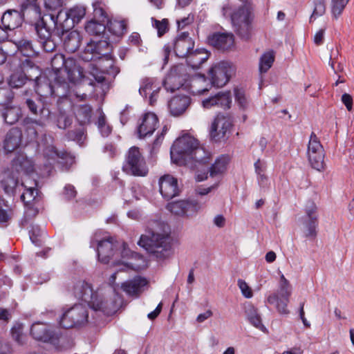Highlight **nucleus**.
Instances as JSON below:
<instances>
[{"instance_id":"1","label":"nucleus","mask_w":354,"mask_h":354,"mask_svg":"<svg viewBox=\"0 0 354 354\" xmlns=\"http://www.w3.org/2000/svg\"><path fill=\"white\" fill-rule=\"evenodd\" d=\"M110 51L111 45L106 39H91L82 53L81 58L88 62L97 60V65L90 63L86 75L75 59H66L62 54H56L51 59L52 71L48 73L55 81L68 82L78 86L79 90L85 86L91 87V91L98 86L103 89L106 84L104 75L115 77L120 73V68L114 65Z\"/></svg>"},{"instance_id":"2","label":"nucleus","mask_w":354,"mask_h":354,"mask_svg":"<svg viewBox=\"0 0 354 354\" xmlns=\"http://www.w3.org/2000/svg\"><path fill=\"white\" fill-rule=\"evenodd\" d=\"M22 70L28 73V70L33 71L35 73L36 92L43 97L56 95L59 97H68L70 100L76 98L80 101L84 100L86 97L85 93H82L79 89L75 90L70 87L68 82H59L55 81L50 77V74L41 75L40 71L33 62L26 58L21 62Z\"/></svg>"},{"instance_id":"3","label":"nucleus","mask_w":354,"mask_h":354,"mask_svg":"<svg viewBox=\"0 0 354 354\" xmlns=\"http://www.w3.org/2000/svg\"><path fill=\"white\" fill-rule=\"evenodd\" d=\"M170 154L171 161L180 165L192 160L206 163L210 158V153L199 144L197 139L190 135L176 139L171 147Z\"/></svg>"},{"instance_id":"4","label":"nucleus","mask_w":354,"mask_h":354,"mask_svg":"<svg viewBox=\"0 0 354 354\" xmlns=\"http://www.w3.org/2000/svg\"><path fill=\"white\" fill-rule=\"evenodd\" d=\"M172 241L170 231L164 230L162 233L149 232L142 235L138 244L157 259L164 260L174 254Z\"/></svg>"},{"instance_id":"5","label":"nucleus","mask_w":354,"mask_h":354,"mask_svg":"<svg viewBox=\"0 0 354 354\" xmlns=\"http://www.w3.org/2000/svg\"><path fill=\"white\" fill-rule=\"evenodd\" d=\"M73 293L77 299L84 301L95 311H102L109 315L118 308L114 301L105 299L98 292L93 290L91 284L84 281H78L74 284Z\"/></svg>"},{"instance_id":"6","label":"nucleus","mask_w":354,"mask_h":354,"mask_svg":"<svg viewBox=\"0 0 354 354\" xmlns=\"http://www.w3.org/2000/svg\"><path fill=\"white\" fill-rule=\"evenodd\" d=\"M30 334L37 340L50 343L57 351H63L72 346L66 337L50 330L48 326L42 322L34 323L30 328Z\"/></svg>"},{"instance_id":"7","label":"nucleus","mask_w":354,"mask_h":354,"mask_svg":"<svg viewBox=\"0 0 354 354\" xmlns=\"http://www.w3.org/2000/svg\"><path fill=\"white\" fill-rule=\"evenodd\" d=\"M25 12L28 13L32 12L37 21L35 24L38 41L44 51L47 53L53 52L56 48V44L52 38L50 28L46 26V23L41 16L40 8L35 3H32L27 6Z\"/></svg>"},{"instance_id":"8","label":"nucleus","mask_w":354,"mask_h":354,"mask_svg":"<svg viewBox=\"0 0 354 354\" xmlns=\"http://www.w3.org/2000/svg\"><path fill=\"white\" fill-rule=\"evenodd\" d=\"M230 18L236 33L243 39H248L252 28V15L250 6L245 4L239 7L230 13Z\"/></svg>"},{"instance_id":"9","label":"nucleus","mask_w":354,"mask_h":354,"mask_svg":"<svg viewBox=\"0 0 354 354\" xmlns=\"http://www.w3.org/2000/svg\"><path fill=\"white\" fill-rule=\"evenodd\" d=\"M291 290L292 288L289 281L281 274L277 292L269 295L267 301L271 305H274L279 314L288 315L289 310L287 306L289 302V297L291 295Z\"/></svg>"},{"instance_id":"10","label":"nucleus","mask_w":354,"mask_h":354,"mask_svg":"<svg viewBox=\"0 0 354 354\" xmlns=\"http://www.w3.org/2000/svg\"><path fill=\"white\" fill-rule=\"evenodd\" d=\"M122 248L120 256L122 261H115L113 265L119 266L118 271L130 270H139L145 266V260L142 255L132 252L125 243H119L118 249Z\"/></svg>"},{"instance_id":"11","label":"nucleus","mask_w":354,"mask_h":354,"mask_svg":"<svg viewBox=\"0 0 354 354\" xmlns=\"http://www.w3.org/2000/svg\"><path fill=\"white\" fill-rule=\"evenodd\" d=\"M86 10L82 6H75L71 8L68 11L60 10L55 21H54L55 26L57 31L59 28L62 30V35L67 32L75 24H77L84 17Z\"/></svg>"},{"instance_id":"12","label":"nucleus","mask_w":354,"mask_h":354,"mask_svg":"<svg viewBox=\"0 0 354 354\" xmlns=\"http://www.w3.org/2000/svg\"><path fill=\"white\" fill-rule=\"evenodd\" d=\"M122 169L133 176H145L147 174L148 168L138 147H132L129 149Z\"/></svg>"},{"instance_id":"13","label":"nucleus","mask_w":354,"mask_h":354,"mask_svg":"<svg viewBox=\"0 0 354 354\" xmlns=\"http://www.w3.org/2000/svg\"><path fill=\"white\" fill-rule=\"evenodd\" d=\"M88 313L86 306L77 304L65 311L61 317L59 324L65 328L84 325L87 323Z\"/></svg>"},{"instance_id":"14","label":"nucleus","mask_w":354,"mask_h":354,"mask_svg":"<svg viewBox=\"0 0 354 354\" xmlns=\"http://www.w3.org/2000/svg\"><path fill=\"white\" fill-rule=\"evenodd\" d=\"M97 244V253L99 261L108 263L111 258L116 255L119 242L114 241L112 237L99 239V235L95 233L91 241V247Z\"/></svg>"},{"instance_id":"15","label":"nucleus","mask_w":354,"mask_h":354,"mask_svg":"<svg viewBox=\"0 0 354 354\" xmlns=\"http://www.w3.org/2000/svg\"><path fill=\"white\" fill-rule=\"evenodd\" d=\"M53 138L50 136H45L43 139V155L48 164L52 165L56 161L60 164L66 163L71 165L74 159L73 156L64 151H58L53 145Z\"/></svg>"},{"instance_id":"16","label":"nucleus","mask_w":354,"mask_h":354,"mask_svg":"<svg viewBox=\"0 0 354 354\" xmlns=\"http://www.w3.org/2000/svg\"><path fill=\"white\" fill-rule=\"evenodd\" d=\"M307 153L308 161L313 169L319 171L324 169V149L314 132L311 133L310 137Z\"/></svg>"},{"instance_id":"17","label":"nucleus","mask_w":354,"mask_h":354,"mask_svg":"<svg viewBox=\"0 0 354 354\" xmlns=\"http://www.w3.org/2000/svg\"><path fill=\"white\" fill-rule=\"evenodd\" d=\"M167 209L175 216L189 218L195 216L202 205L195 200H180L168 203Z\"/></svg>"},{"instance_id":"18","label":"nucleus","mask_w":354,"mask_h":354,"mask_svg":"<svg viewBox=\"0 0 354 354\" xmlns=\"http://www.w3.org/2000/svg\"><path fill=\"white\" fill-rule=\"evenodd\" d=\"M234 73V67L227 62L214 65L209 71L211 83L216 87L225 86Z\"/></svg>"},{"instance_id":"19","label":"nucleus","mask_w":354,"mask_h":354,"mask_svg":"<svg viewBox=\"0 0 354 354\" xmlns=\"http://www.w3.org/2000/svg\"><path fill=\"white\" fill-rule=\"evenodd\" d=\"M186 80L185 67L183 64L173 66L163 81L165 88L167 91L174 92L178 89Z\"/></svg>"},{"instance_id":"20","label":"nucleus","mask_w":354,"mask_h":354,"mask_svg":"<svg viewBox=\"0 0 354 354\" xmlns=\"http://www.w3.org/2000/svg\"><path fill=\"white\" fill-rule=\"evenodd\" d=\"M159 192L165 200H170L180 193L178 180L170 174H165L159 178Z\"/></svg>"},{"instance_id":"21","label":"nucleus","mask_w":354,"mask_h":354,"mask_svg":"<svg viewBox=\"0 0 354 354\" xmlns=\"http://www.w3.org/2000/svg\"><path fill=\"white\" fill-rule=\"evenodd\" d=\"M26 104L32 114L36 116H39V121L33 122L32 124H35L40 127H44L45 122L50 118V110L45 106L44 104L40 99H37L36 100L27 99L26 100Z\"/></svg>"},{"instance_id":"22","label":"nucleus","mask_w":354,"mask_h":354,"mask_svg":"<svg viewBox=\"0 0 354 354\" xmlns=\"http://www.w3.org/2000/svg\"><path fill=\"white\" fill-rule=\"evenodd\" d=\"M231 127L232 122L229 118L223 115H218L211 126V137L215 140H221L225 137Z\"/></svg>"},{"instance_id":"23","label":"nucleus","mask_w":354,"mask_h":354,"mask_svg":"<svg viewBox=\"0 0 354 354\" xmlns=\"http://www.w3.org/2000/svg\"><path fill=\"white\" fill-rule=\"evenodd\" d=\"M173 46L176 56L185 58L193 50L194 41L188 33L183 32L176 39Z\"/></svg>"},{"instance_id":"24","label":"nucleus","mask_w":354,"mask_h":354,"mask_svg":"<svg viewBox=\"0 0 354 354\" xmlns=\"http://www.w3.org/2000/svg\"><path fill=\"white\" fill-rule=\"evenodd\" d=\"M209 43L223 50L231 49L234 45V35L229 32H215L208 37Z\"/></svg>"},{"instance_id":"25","label":"nucleus","mask_w":354,"mask_h":354,"mask_svg":"<svg viewBox=\"0 0 354 354\" xmlns=\"http://www.w3.org/2000/svg\"><path fill=\"white\" fill-rule=\"evenodd\" d=\"M232 104V95L230 91L219 92L203 101V106L206 109L214 106L220 107L223 109H230Z\"/></svg>"},{"instance_id":"26","label":"nucleus","mask_w":354,"mask_h":354,"mask_svg":"<svg viewBox=\"0 0 354 354\" xmlns=\"http://www.w3.org/2000/svg\"><path fill=\"white\" fill-rule=\"evenodd\" d=\"M12 173L29 175L34 171L32 161L24 153H18L12 161Z\"/></svg>"},{"instance_id":"27","label":"nucleus","mask_w":354,"mask_h":354,"mask_svg":"<svg viewBox=\"0 0 354 354\" xmlns=\"http://www.w3.org/2000/svg\"><path fill=\"white\" fill-rule=\"evenodd\" d=\"M158 120L153 113H145L138 126V132L140 138L151 135L158 127Z\"/></svg>"},{"instance_id":"28","label":"nucleus","mask_w":354,"mask_h":354,"mask_svg":"<svg viewBox=\"0 0 354 354\" xmlns=\"http://www.w3.org/2000/svg\"><path fill=\"white\" fill-rule=\"evenodd\" d=\"M191 103V99L187 95H176L168 102V109L171 115L177 117L183 114Z\"/></svg>"},{"instance_id":"29","label":"nucleus","mask_w":354,"mask_h":354,"mask_svg":"<svg viewBox=\"0 0 354 354\" xmlns=\"http://www.w3.org/2000/svg\"><path fill=\"white\" fill-rule=\"evenodd\" d=\"M22 132L18 128H12L6 133L3 148L7 153H11L18 149L21 143Z\"/></svg>"},{"instance_id":"30","label":"nucleus","mask_w":354,"mask_h":354,"mask_svg":"<svg viewBox=\"0 0 354 354\" xmlns=\"http://www.w3.org/2000/svg\"><path fill=\"white\" fill-rule=\"evenodd\" d=\"M147 284V281L145 278L138 276L123 283L121 288L127 295L138 297Z\"/></svg>"},{"instance_id":"31","label":"nucleus","mask_w":354,"mask_h":354,"mask_svg":"<svg viewBox=\"0 0 354 354\" xmlns=\"http://www.w3.org/2000/svg\"><path fill=\"white\" fill-rule=\"evenodd\" d=\"M22 21V16L17 10H8L1 17V24L6 30H14L21 26Z\"/></svg>"},{"instance_id":"32","label":"nucleus","mask_w":354,"mask_h":354,"mask_svg":"<svg viewBox=\"0 0 354 354\" xmlns=\"http://www.w3.org/2000/svg\"><path fill=\"white\" fill-rule=\"evenodd\" d=\"M245 313L249 322L255 328L263 333H267V328L261 322V318L257 309L251 304L245 306Z\"/></svg>"},{"instance_id":"33","label":"nucleus","mask_w":354,"mask_h":354,"mask_svg":"<svg viewBox=\"0 0 354 354\" xmlns=\"http://www.w3.org/2000/svg\"><path fill=\"white\" fill-rule=\"evenodd\" d=\"M185 58H187V62L191 67L197 68L207 60L209 55L205 50L196 49L195 50H192Z\"/></svg>"},{"instance_id":"34","label":"nucleus","mask_w":354,"mask_h":354,"mask_svg":"<svg viewBox=\"0 0 354 354\" xmlns=\"http://www.w3.org/2000/svg\"><path fill=\"white\" fill-rule=\"evenodd\" d=\"M81 37L80 33L76 30H73L67 33L64 39V47L68 53L75 52L80 47Z\"/></svg>"},{"instance_id":"35","label":"nucleus","mask_w":354,"mask_h":354,"mask_svg":"<svg viewBox=\"0 0 354 354\" xmlns=\"http://www.w3.org/2000/svg\"><path fill=\"white\" fill-rule=\"evenodd\" d=\"M1 187L4 192L8 194H14L21 185H19L18 177L15 176L14 174L6 173L1 182Z\"/></svg>"},{"instance_id":"36","label":"nucleus","mask_w":354,"mask_h":354,"mask_svg":"<svg viewBox=\"0 0 354 354\" xmlns=\"http://www.w3.org/2000/svg\"><path fill=\"white\" fill-rule=\"evenodd\" d=\"M17 50L25 57H30L39 53L32 41L27 39H21L15 42Z\"/></svg>"},{"instance_id":"37","label":"nucleus","mask_w":354,"mask_h":354,"mask_svg":"<svg viewBox=\"0 0 354 354\" xmlns=\"http://www.w3.org/2000/svg\"><path fill=\"white\" fill-rule=\"evenodd\" d=\"M1 115L8 124L16 123L21 116V110L17 106H7L1 111Z\"/></svg>"},{"instance_id":"38","label":"nucleus","mask_w":354,"mask_h":354,"mask_svg":"<svg viewBox=\"0 0 354 354\" xmlns=\"http://www.w3.org/2000/svg\"><path fill=\"white\" fill-rule=\"evenodd\" d=\"M26 181L23 180L21 182V186L24 187V192L21 196V201L24 203L25 205H29L32 201L37 200V196L38 194V192L35 187L32 185L28 186L26 185ZM31 185H36V182L34 181L30 183Z\"/></svg>"},{"instance_id":"39","label":"nucleus","mask_w":354,"mask_h":354,"mask_svg":"<svg viewBox=\"0 0 354 354\" xmlns=\"http://www.w3.org/2000/svg\"><path fill=\"white\" fill-rule=\"evenodd\" d=\"M29 236L32 243L39 247L42 245L46 237V232L37 225H30Z\"/></svg>"},{"instance_id":"40","label":"nucleus","mask_w":354,"mask_h":354,"mask_svg":"<svg viewBox=\"0 0 354 354\" xmlns=\"http://www.w3.org/2000/svg\"><path fill=\"white\" fill-rule=\"evenodd\" d=\"M230 158L228 156L222 155L219 156L212 165L209 169V175L214 177L223 174L227 169Z\"/></svg>"},{"instance_id":"41","label":"nucleus","mask_w":354,"mask_h":354,"mask_svg":"<svg viewBox=\"0 0 354 354\" xmlns=\"http://www.w3.org/2000/svg\"><path fill=\"white\" fill-rule=\"evenodd\" d=\"M106 29L113 35L120 37L127 32V24L124 20L111 21L109 19L108 22L106 23Z\"/></svg>"},{"instance_id":"42","label":"nucleus","mask_w":354,"mask_h":354,"mask_svg":"<svg viewBox=\"0 0 354 354\" xmlns=\"http://www.w3.org/2000/svg\"><path fill=\"white\" fill-rule=\"evenodd\" d=\"M303 225V232L306 237L309 239H313L317 235V227L318 221L317 218H301Z\"/></svg>"},{"instance_id":"43","label":"nucleus","mask_w":354,"mask_h":354,"mask_svg":"<svg viewBox=\"0 0 354 354\" xmlns=\"http://www.w3.org/2000/svg\"><path fill=\"white\" fill-rule=\"evenodd\" d=\"M75 114L81 124L89 123L92 115V108L88 104L81 105L77 108Z\"/></svg>"},{"instance_id":"44","label":"nucleus","mask_w":354,"mask_h":354,"mask_svg":"<svg viewBox=\"0 0 354 354\" xmlns=\"http://www.w3.org/2000/svg\"><path fill=\"white\" fill-rule=\"evenodd\" d=\"M93 8V19L102 23L108 22L109 17L105 10V5L102 1H95L92 4Z\"/></svg>"},{"instance_id":"45","label":"nucleus","mask_w":354,"mask_h":354,"mask_svg":"<svg viewBox=\"0 0 354 354\" xmlns=\"http://www.w3.org/2000/svg\"><path fill=\"white\" fill-rule=\"evenodd\" d=\"M85 30L88 34L92 35H104L106 31V24L91 19L86 24Z\"/></svg>"},{"instance_id":"46","label":"nucleus","mask_w":354,"mask_h":354,"mask_svg":"<svg viewBox=\"0 0 354 354\" xmlns=\"http://www.w3.org/2000/svg\"><path fill=\"white\" fill-rule=\"evenodd\" d=\"M28 79L24 73L16 72L10 75L8 84L12 88H20L26 84Z\"/></svg>"},{"instance_id":"47","label":"nucleus","mask_w":354,"mask_h":354,"mask_svg":"<svg viewBox=\"0 0 354 354\" xmlns=\"http://www.w3.org/2000/svg\"><path fill=\"white\" fill-rule=\"evenodd\" d=\"M12 216V210L7 202L0 197V224L8 223Z\"/></svg>"},{"instance_id":"48","label":"nucleus","mask_w":354,"mask_h":354,"mask_svg":"<svg viewBox=\"0 0 354 354\" xmlns=\"http://www.w3.org/2000/svg\"><path fill=\"white\" fill-rule=\"evenodd\" d=\"M274 60V55L272 52H267L264 53L259 62L260 73H266L272 66Z\"/></svg>"},{"instance_id":"49","label":"nucleus","mask_w":354,"mask_h":354,"mask_svg":"<svg viewBox=\"0 0 354 354\" xmlns=\"http://www.w3.org/2000/svg\"><path fill=\"white\" fill-rule=\"evenodd\" d=\"M155 80L153 78L145 77L141 80L139 93L143 97H147L149 92L156 88L158 86L155 84Z\"/></svg>"},{"instance_id":"50","label":"nucleus","mask_w":354,"mask_h":354,"mask_svg":"<svg viewBox=\"0 0 354 354\" xmlns=\"http://www.w3.org/2000/svg\"><path fill=\"white\" fill-rule=\"evenodd\" d=\"M314 8L313 13L310 17V22H313L317 17L324 15L326 12L325 0H314Z\"/></svg>"},{"instance_id":"51","label":"nucleus","mask_w":354,"mask_h":354,"mask_svg":"<svg viewBox=\"0 0 354 354\" xmlns=\"http://www.w3.org/2000/svg\"><path fill=\"white\" fill-rule=\"evenodd\" d=\"M234 97L236 102L241 109L246 110L249 107L250 101L243 90L237 88H235Z\"/></svg>"},{"instance_id":"52","label":"nucleus","mask_w":354,"mask_h":354,"mask_svg":"<svg viewBox=\"0 0 354 354\" xmlns=\"http://www.w3.org/2000/svg\"><path fill=\"white\" fill-rule=\"evenodd\" d=\"M348 1L349 0H331V13L334 18L337 19L341 15Z\"/></svg>"},{"instance_id":"53","label":"nucleus","mask_w":354,"mask_h":354,"mask_svg":"<svg viewBox=\"0 0 354 354\" xmlns=\"http://www.w3.org/2000/svg\"><path fill=\"white\" fill-rule=\"evenodd\" d=\"M11 335L13 339L19 344L22 345L25 343L26 335L23 333V325L16 324L11 329Z\"/></svg>"},{"instance_id":"54","label":"nucleus","mask_w":354,"mask_h":354,"mask_svg":"<svg viewBox=\"0 0 354 354\" xmlns=\"http://www.w3.org/2000/svg\"><path fill=\"white\" fill-rule=\"evenodd\" d=\"M72 117L66 114L64 111H59L57 118V126L61 129H65L72 124Z\"/></svg>"},{"instance_id":"55","label":"nucleus","mask_w":354,"mask_h":354,"mask_svg":"<svg viewBox=\"0 0 354 354\" xmlns=\"http://www.w3.org/2000/svg\"><path fill=\"white\" fill-rule=\"evenodd\" d=\"M97 128L103 137H107L111 132V127L106 123L105 115L102 113L97 122Z\"/></svg>"},{"instance_id":"56","label":"nucleus","mask_w":354,"mask_h":354,"mask_svg":"<svg viewBox=\"0 0 354 354\" xmlns=\"http://www.w3.org/2000/svg\"><path fill=\"white\" fill-rule=\"evenodd\" d=\"M153 26L157 29L158 37L162 36L168 30V21L166 19L158 21L153 18L151 19Z\"/></svg>"},{"instance_id":"57","label":"nucleus","mask_w":354,"mask_h":354,"mask_svg":"<svg viewBox=\"0 0 354 354\" xmlns=\"http://www.w3.org/2000/svg\"><path fill=\"white\" fill-rule=\"evenodd\" d=\"M305 212L306 216L302 217V218H318V216L317 214V206L313 201H309L306 203L305 206Z\"/></svg>"},{"instance_id":"58","label":"nucleus","mask_w":354,"mask_h":354,"mask_svg":"<svg viewBox=\"0 0 354 354\" xmlns=\"http://www.w3.org/2000/svg\"><path fill=\"white\" fill-rule=\"evenodd\" d=\"M238 286L240 288L242 295L245 298H251L253 296V293L251 288L248 285V283L243 279H238L237 281Z\"/></svg>"},{"instance_id":"59","label":"nucleus","mask_w":354,"mask_h":354,"mask_svg":"<svg viewBox=\"0 0 354 354\" xmlns=\"http://www.w3.org/2000/svg\"><path fill=\"white\" fill-rule=\"evenodd\" d=\"M26 207V209L25 211V218L24 220L22 221V225L23 227H25L27 224V218H31L35 216L37 213L38 210L35 208L32 203H30L29 205H25Z\"/></svg>"},{"instance_id":"60","label":"nucleus","mask_w":354,"mask_h":354,"mask_svg":"<svg viewBox=\"0 0 354 354\" xmlns=\"http://www.w3.org/2000/svg\"><path fill=\"white\" fill-rule=\"evenodd\" d=\"M64 0H45V6L50 10H57L64 4Z\"/></svg>"},{"instance_id":"61","label":"nucleus","mask_w":354,"mask_h":354,"mask_svg":"<svg viewBox=\"0 0 354 354\" xmlns=\"http://www.w3.org/2000/svg\"><path fill=\"white\" fill-rule=\"evenodd\" d=\"M254 165L255 173L257 175L265 174L266 167H267V165L264 160L258 159L254 162Z\"/></svg>"},{"instance_id":"62","label":"nucleus","mask_w":354,"mask_h":354,"mask_svg":"<svg viewBox=\"0 0 354 354\" xmlns=\"http://www.w3.org/2000/svg\"><path fill=\"white\" fill-rule=\"evenodd\" d=\"M84 133L80 131H68L66 134L68 139L80 142L82 140Z\"/></svg>"},{"instance_id":"63","label":"nucleus","mask_w":354,"mask_h":354,"mask_svg":"<svg viewBox=\"0 0 354 354\" xmlns=\"http://www.w3.org/2000/svg\"><path fill=\"white\" fill-rule=\"evenodd\" d=\"M194 21V16L189 15L187 17L177 20L178 28H184L187 25Z\"/></svg>"},{"instance_id":"64","label":"nucleus","mask_w":354,"mask_h":354,"mask_svg":"<svg viewBox=\"0 0 354 354\" xmlns=\"http://www.w3.org/2000/svg\"><path fill=\"white\" fill-rule=\"evenodd\" d=\"M339 50L337 48L332 49L330 55L329 65L331 68H334V65L339 62Z\"/></svg>"}]
</instances>
